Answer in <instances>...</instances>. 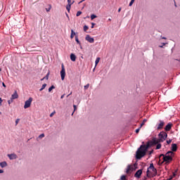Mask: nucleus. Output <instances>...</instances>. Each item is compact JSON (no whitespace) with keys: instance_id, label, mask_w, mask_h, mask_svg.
I'll return each mask as SVG.
<instances>
[{"instance_id":"nucleus-1","label":"nucleus","mask_w":180,"mask_h":180,"mask_svg":"<svg viewBox=\"0 0 180 180\" xmlns=\"http://www.w3.org/2000/svg\"><path fill=\"white\" fill-rule=\"evenodd\" d=\"M167 137H168V134L165 131H161L158 134V138H153L151 141L147 142L146 145H141L140 148L136 151V160H141L144 155H146V153H147V150L150 148V147H153L158 144V143H163L167 140Z\"/></svg>"},{"instance_id":"nucleus-2","label":"nucleus","mask_w":180,"mask_h":180,"mask_svg":"<svg viewBox=\"0 0 180 180\" xmlns=\"http://www.w3.org/2000/svg\"><path fill=\"white\" fill-rule=\"evenodd\" d=\"M174 153L172 151H168L165 155L161 154L160 158L162 157V162H166V164H169L172 161V157H174Z\"/></svg>"},{"instance_id":"nucleus-3","label":"nucleus","mask_w":180,"mask_h":180,"mask_svg":"<svg viewBox=\"0 0 180 180\" xmlns=\"http://www.w3.org/2000/svg\"><path fill=\"white\" fill-rule=\"evenodd\" d=\"M146 174L148 178L151 177V176H150V174H153L154 176L157 175V169H155V167H154V164L151 163L150 165V167L148 168Z\"/></svg>"},{"instance_id":"nucleus-4","label":"nucleus","mask_w":180,"mask_h":180,"mask_svg":"<svg viewBox=\"0 0 180 180\" xmlns=\"http://www.w3.org/2000/svg\"><path fill=\"white\" fill-rule=\"evenodd\" d=\"M32 102H33V98L30 97L29 99L25 102L24 109H27V108H30Z\"/></svg>"},{"instance_id":"nucleus-5","label":"nucleus","mask_w":180,"mask_h":180,"mask_svg":"<svg viewBox=\"0 0 180 180\" xmlns=\"http://www.w3.org/2000/svg\"><path fill=\"white\" fill-rule=\"evenodd\" d=\"M60 77L62 81H64L65 78V68H64V64H62V70L60 71Z\"/></svg>"},{"instance_id":"nucleus-6","label":"nucleus","mask_w":180,"mask_h":180,"mask_svg":"<svg viewBox=\"0 0 180 180\" xmlns=\"http://www.w3.org/2000/svg\"><path fill=\"white\" fill-rule=\"evenodd\" d=\"M141 174H143L142 169H139L134 174V177L140 179V176H141Z\"/></svg>"},{"instance_id":"nucleus-7","label":"nucleus","mask_w":180,"mask_h":180,"mask_svg":"<svg viewBox=\"0 0 180 180\" xmlns=\"http://www.w3.org/2000/svg\"><path fill=\"white\" fill-rule=\"evenodd\" d=\"M134 170V167H133V166L128 165L127 168L126 173L127 174H131V172H133Z\"/></svg>"},{"instance_id":"nucleus-8","label":"nucleus","mask_w":180,"mask_h":180,"mask_svg":"<svg viewBox=\"0 0 180 180\" xmlns=\"http://www.w3.org/2000/svg\"><path fill=\"white\" fill-rule=\"evenodd\" d=\"M85 40H86V41H89V43H94L95 41V39L93 37H91V36L89 35L86 36Z\"/></svg>"},{"instance_id":"nucleus-9","label":"nucleus","mask_w":180,"mask_h":180,"mask_svg":"<svg viewBox=\"0 0 180 180\" xmlns=\"http://www.w3.org/2000/svg\"><path fill=\"white\" fill-rule=\"evenodd\" d=\"M165 125V122H164V121H161L160 120V124L158 126V130H161L164 126Z\"/></svg>"},{"instance_id":"nucleus-10","label":"nucleus","mask_w":180,"mask_h":180,"mask_svg":"<svg viewBox=\"0 0 180 180\" xmlns=\"http://www.w3.org/2000/svg\"><path fill=\"white\" fill-rule=\"evenodd\" d=\"M18 98H19V95L18 94V91H15L14 94H12L11 98L13 99H13H18Z\"/></svg>"},{"instance_id":"nucleus-11","label":"nucleus","mask_w":180,"mask_h":180,"mask_svg":"<svg viewBox=\"0 0 180 180\" xmlns=\"http://www.w3.org/2000/svg\"><path fill=\"white\" fill-rule=\"evenodd\" d=\"M171 129H172V123H169L166 125L165 130L166 131H169V130H171Z\"/></svg>"},{"instance_id":"nucleus-12","label":"nucleus","mask_w":180,"mask_h":180,"mask_svg":"<svg viewBox=\"0 0 180 180\" xmlns=\"http://www.w3.org/2000/svg\"><path fill=\"white\" fill-rule=\"evenodd\" d=\"M8 157L11 160H16V158H18V156L16 155V154H10V155H8Z\"/></svg>"},{"instance_id":"nucleus-13","label":"nucleus","mask_w":180,"mask_h":180,"mask_svg":"<svg viewBox=\"0 0 180 180\" xmlns=\"http://www.w3.org/2000/svg\"><path fill=\"white\" fill-rule=\"evenodd\" d=\"M178 150V146H176V143L172 144V151L175 152Z\"/></svg>"},{"instance_id":"nucleus-14","label":"nucleus","mask_w":180,"mask_h":180,"mask_svg":"<svg viewBox=\"0 0 180 180\" xmlns=\"http://www.w3.org/2000/svg\"><path fill=\"white\" fill-rule=\"evenodd\" d=\"M70 60H71V61H76V60H77V56H75V54H74V53H71L70 54Z\"/></svg>"},{"instance_id":"nucleus-15","label":"nucleus","mask_w":180,"mask_h":180,"mask_svg":"<svg viewBox=\"0 0 180 180\" xmlns=\"http://www.w3.org/2000/svg\"><path fill=\"white\" fill-rule=\"evenodd\" d=\"M8 163H6V162H0V166L1 167V168H5V167H6Z\"/></svg>"},{"instance_id":"nucleus-16","label":"nucleus","mask_w":180,"mask_h":180,"mask_svg":"<svg viewBox=\"0 0 180 180\" xmlns=\"http://www.w3.org/2000/svg\"><path fill=\"white\" fill-rule=\"evenodd\" d=\"M75 32H74V30H71V34H70V39H74V36H75Z\"/></svg>"},{"instance_id":"nucleus-17","label":"nucleus","mask_w":180,"mask_h":180,"mask_svg":"<svg viewBox=\"0 0 180 180\" xmlns=\"http://www.w3.org/2000/svg\"><path fill=\"white\" fill-rule=\"evenodd\" d=\"M75 41L77 44H79V46H81V41H79V39H78V35L75 36Z\"/></svg>"},{"instance_id":"nucleus-18","label":"nucleus","mask_w":180,"mask_h":180,"mask_svg":"<svg viewBox=\"0 0 180 180\" xmlns=\"http://www.w3.org/2000/svg\"><path fill=\"white\" fill-rule=\"evenodd\" d=\"M49 75H50V72H48L46 75L41 79V81H43L44 79H49Z\"/></svg>"},{"instance_id":"nucleus-19","label":"nucleus","mask_w":180,"mask_h":180,"mask_svg":"<svg viewBox=\"0 0 180 180\" xmlns=\"http://www.w3.org/2000/svg\"><path fill=\"white\" fill-rule=\"evenodd\" d=\"M146 122H147V120L146 119L143 120L142 123L141 124L140 129H141L143 126H144Z\"/></svg>"},{"instance_id":"nucleus-20","label":"nucleus","mask_w":180,"mask_h":180,"mask_svg":"<svg viewBox=\"0 0 180 180\" xmlns=\"http://www.w3.org/2000/svg\"><path fill=\"white\" fill-rule=\"evenodd\" d=\"M99 61H101V58H97L95 61L96 65H98V64H99Z\"/></svg>"},{"instance_id":"nucleus-21","label":"nucleus","mask_w":180,"mask_h":180,"mask_svg":"<svg viewBox=\"0 0 180 180\" xmlns=\"http://www.w3.org/2000/svg\"><path fill=\"white\" fill-rule=\"evenodd\" d=\"M46 86H47L46 84H44L41 86V88L39 89L40 91H43V89H44L46 88Z\"/></svg>"},{"instance_id":"nucleus-22","label":"nucleus","mask_w":180,"mask_h":180,"mask_svg":"<svg viewBox=\"0 0 180 180\" xmlns=\"http://www.w3.org/2000/svg\"><path fill=\"white\" fill-rule=\"evenodd\" d=\"M53 89H56V86H54V85H52L51 87H49V92L53 91Z\"/></svg>"},{"instance_id":"nucleus-23","label":"nucleus","mask_w":180,"mask_h":180,"mask_svg":"<svg viewBox=\"0 0 180 180\" xmlns=\"http://www.w3.org/2000/svg\"><path fill=\"white\" fill-rule=\"evenodd\" d=\"M157 146H156V150H160V148H161V143H156Z\"/></svg>"},{"instance_id":"nucleus-24","label":"nucleus","mask_w":180,"mask_h":180,"mask_svg":"<svg viewBox=\"0 0 180 180\" xmlns=\"http://www.w3.org/2000/svg\"><path fill=\"white\" fill-rule=\"evenodd\" d=\"M66 9L68 12H70V10L71 9V4H68V6H67Z\"/></svg>"},{"instance_id":"nucleus-25","label":"nucleus","mask_w":180,"mask_h":180,"mask_svg":"<svg viewBox=\"0 0 180 180\" xmlns=\"http://www.w3.org/2000/svg\"><path fill=\"white\" fill-rule=\"evenodd\" d=\"M97 18V16L95 15L94 14H92V15H91V20H94V19H95V18Z\"/></svg>"},{"instance_id":"nucleus-26","label":"nucleus","mask_w":180,"mask_h":180,"mask_svg":"<svg viewBox=\"0 0 180 180\" xmlns=\"http://www.w3.org/2000/svg\"><path fill=\"white\" fill-rule=\"evenodd\" d=\"M46 12H50L51 11V5H49V7L48 8H46Z\"/></svg>"},{"instance_id":"nucleus-27","label":"nucleus","mask_w":180,"mask_h":180,"mask_svg":"<svg viewBox=\"0 0 180 180\" xmlns=\"http://www.w3.org/2000/svg\"><path fill=\"white\" fill-rule=\"evenodd\" d=\"M120 179L121 180H127V179H126V176H124V175L121 176Z\"/></svg>"},{"instance_id":"nucleus-28","label":"nucleus","mask_w":180,"mask_h":180,"mask_svg":"<svg viewBox=\"0 0 180 180\" xmlns=\"http://www.w3.org/2000/svg\"><path fill=\"white\" fill-rule=\"evenodd\" d=\"M82 14V11H77L76 16H80Z\"/></svg>"},{"instance_id":"nucleus-29","label":"nucleus","mask_w":180,"mask_h":180,"mask_svg":"<svg viewBox=\"0 0 180 180\" xmlns=\"http://www.w3.org/2000/svg\"><path fill=\"white\" fill-rule=\"evenodd\" d=\"M88 29H89V27H88V26H86V25L84 26V32H86V30H88Z\"/></svg>"},{"instance_id":"nucleus-30","label":"nucleus","mask_w":180,"mask_h":180,"mask_svg":"<svg viewBox=\"0 0 180 180\" xmlns=\"http://www.w3.org/2000/svg\"><path fill=\"white\" fill-rule=\"evenodd\" d=\"M20 121V119L18 118L16 120H15V126H18V124L19 123V122Z\"/></svg>"},{"instance_id":"nucleus-31","label":"nucleus","mask_w":180,"mask_h":180,"mask_svg":"<svg viewBox=\"0 0 180 180\" xmlns=\"http://www.w3.org/2000/svg\"><path fill=\"white\" fill-rule=\"evenodd\" d=\"M13 102V100L12 98L8 101V105H11V103H12Z\"/></svg>"},{"instance_id":"nucleus-32","label":"nucleus","mask_w":180,"mask_h":180,"mask_svg":"<svg viewBox=\"0 0 180 180\" xmlns=\"http://www.w3.org/2000/svg\"><path fill=\"white\" fill-rule=\"evenodd\" d=\"M89 88V84H87L86 85L84 86V89L86 90Z\"/></svg>"},{"instance_id":"nucleus-33","label":"nucleus","mask_w":180,"mask_h":180,"mask_svg":"<svg viewBox=\"0 0 180 180\" xmlns=\"http://www.w3.org/2000/svg\"><path fill=\"white\" fill-rule=\"evenodd\" d=\"M56 114V111L53 112L52 113L50 114V117H53L54 115Z\"/></svg>"},{"instance_id":"nucleus-34","label":"nucleus","mask_w":180,"mask_h":180,"mask_svg":"<svg viewBox=\"0 0 180 180\" xmlns=\"http://www.w3.org/2000/svg\"><path fill=\"white\" fill-rule=\"evenodd\" d=\"M44 137V134H41L39 136V139H43Z\"/></svg>"},{"instance_id":"nucleus-35","label":"nucleus","mask_w":180,"mask_h":180,"mask_svg":"<svg viewBox=\"0 0 180 180\" xmlns=\"http://www.w3.org/2000/svg\"><path fill=\"white\" fill-rule=\"evenodd\" d=\"M171 143H172V139H169V140L167 141V144H171Z\"/></svg>"},{"instance_id":"nucleus-36","label":"nucleus","mask_w":180,"mask_h":180,"mask_svg":"<svg viewBox=\"0 0 180 180\" xmlns=\"http://www.w3.org/2000/svg\"><path fill=\"white\" fill-rule=\"evenodd\" d=\"M171 176H172V178H175V176H176V173L173 172V174L171 175Z\"/></svg>"},{"instance_id":"nucleus-37","label":"nucleus","mask_w":180,"mask_h":180,"mask_svg":"<svg viewBox=\"0 0 180 180\" xmlns=\"http://www.w3.org/2000/svg\"><path fill=\"white\" fill-rule=\"evenodd\" d=\"M141 128H140V127L137 129H136V133H139V131H140V129H141Z\"/></svg>"},{"instance_id":"nucleus-38","label":"nucleus","mask_w":180,"mask_h":180,"mask_svg":"<svg viewBox=\"0 0 180 180\" xmlns=\"http://www.w3.org/2000/svg\"><path fill=\"white\" fill-rule=\"evenodd\" d=\"M68 5H72V3H71V0H68Z\"/></svg>"},{"instance_id":"nucleus-39","label":"nucleus","mask_w":180,"mask_h":180,"mask_svg":"<svg viewBox=\"0 0 180 180\" xmlns=\"http://www.w3.org/2000/svg\"><path fill=\"white\" fill-rule=\"evenodd\" d=\"M2 102H3L2 98H0V106H2Z\"/></svg>"},{"instance_id":"nucleus-40","label":"nucleus","mask_w":180,"mask_h":180,"mask_svg":"<svg viewBox=\"0 0 180 180\" xmlns=\"http://www.w3.org/2000/svg\"><path fill=\"white\" fill-rule=\"evenodd\" d=\"M95 26V23L94 22H91V29H94Z\"/></svg>"},{"instance_id":"nucleus-41","label":"nucleus","mask_w":180,"mask_h":180,"mask_svg":"<svg viewBox=\"0 0 180 180\" xmlns=\"http://www.w3.org/2000/svg\"><path fill=\"white\" fill-rule=\"evenodd\" d=\"M73 108H74V112H75V110H77V105H74Z\"/></svg>"},{"instance_id":"nucleus-42","label":"nucleus","mask_w":180,"mask_h":180,"mask_svg":"<svg viewBox=\"0 0 180 180\" xmlns=\"http://www.w3.org/2000/svg\"><path fill=\"white\" fill-rule=\"evenodd\" d=\"M174 179V177H172V176H169V178L167 179V180H172V179Z\"/></svg>"},{"instance_id":"nucleus-43","label":"nucleus","mask_w":180,"mask_h":180,"mask_svg":"<svg viewBox=\"0 0 180 180\" xmlns=\"http://www.w3.org/2000/svg\"><path fill=\"white\" fill-rule=\"evenodd\" d=\"M2 85H3V86H4V88H6V85L5 84L4 82L2 83Z\"/></svg>"},{"instance_id":"nucleus-44","label":"nucleus","mask_w":180,"mask_h":180,"mask_svg":"<svg viewBox=\"0 0 180 180\" xmlns=\"http://www.w3.org/2000/svg\"><path fill=\"white\" fill-rule=\"evenodd\" d=\"M133 4H134V3H132V1H130L129 6H131L133 5Z\"/></svg>"},{"instance_id":"nucleus-45","label":"nucleus","mask_w":180,"mask_h":180,"mask_svg":"<svg viewBox=\"0 0 180 180\" xmlns=\"http://www.w3.org/2000/svg\"><path fill=\"white\" fill-rule=\"evenodd\" d=\"M65 95V94L62 95V96H60V99H63V98H64Z\"/></svg>"},{"instance_id":"nucleus-46","label":"nucleus","mask_w":180,"mask_h":180,"mask_svg":"<svg viewBox=\"0 0 180 180\" xmlns=\"http://www.w3.org/2000/svg\"><path fill=\"white\" fill-rule=\"evenodd\" d=\"M0 174H4V170L0 169Z\"/></svg>"},{"instance_id":"nucleus-47","label":"nucleus","mask_w":180,"mask_h":180,"mask_svg":"<svg viewBox=\"0 0 180 180\" xmlns=\"http://www.w3.org/2000/svg\"><path fill=\"white\" fill-rule=\"evenodd\" d=\"M84 1H85V0H82L81 1L79 2V4H82V2H84Z\"/></svg>"},{"instance_id":"nucleus-48","label":"nucleus","mask_w":180,"mask_h":180,"mask_svg":"<svg viewBox=\"0 0 180 180\" xmlns=\"http://www.w3.org/2000/svg\"><path fill=\"white\" fill-rule=\"evenodd\" d=\"M121 11H122V8H120L118 9V12H121Z\"/></svg>"},{"instance_id":"nucleus-49","label":"nucleus","mask_w":180,"mask_h":180,"mask_svg":"<svg viewBox=\"0 0 180 180\" xmlns=\"http://www.w3.org/2000/svg\"><path fill=\"white\" fill-rule=\"evenodd\" d=\"M72 92H70V94L69 95L67 96V97L68 98V96H70V95H72Z\"/></svg>"},{"instance_id":"nucleus-50","label":"nucleus","mask_w":180,"mask_h":180,"mask_svg":"<svg viewBox=\"0 0 180 180\" xmlns=\"http://www.w3.org/2000/svg\"><path fill=\"white\" fill-rule=\"evenodd\" d=\"M134 1H136V0H131V2L134 4Z\"/></svg>"},{"instance_id":"nucleus-51","label":"nucleus","mask_w":180,"mask_h":180,"mask_svg":"<svg viewBox=\"0 0 180 180\" xmlns=\"http://www.w3.org/2000/svg\"><path fill=\"white\" fill-rule=\"evenodd\" d=\"M108 20L110 22V20H112V19L109 18Z\"/></svg>"},{"instance_id":"nucleus-52","label":"nucleus","mask_w":180,"mask_h":180,"mask_svg":"<svg viewBox=\"0 0 180 180\" xmlns=\"http://www.w3.org/2000/svg\"><path fill=\"white\" fill-rule=\"evenodd\" d=\"M72 115H74V112H72Z\"/></svg>"},{"instance_id":"nucleus-53","label":"nucleus","mask_w":180,"mask_h":180,"mask_svg":"<svg viewBox=\"0 0 180 180\" xmlns=\"http://www.w3.org/2000/svg\"><path fill=\"white\" fill-rule=\"evenodd\" d=\"M162 39H167V38H165V37H162Z\"/></svg>"},{"instance_id":"nucleus-54","label":"nucleus","mask_w":180,"mask_h":180,"mask_svg":"<svg viewBox=\"0 0 180 180\" xmlns=\"http://www.w3.org/2000/svg\"><path fill=\"white\" fill-rule=\"evenodd\" d=\"M0 115H2V112H0Z\"/></svg>"},{"instance_id":"nucleus-55","label":"nucleus","mask_w":180,"mask_h":180,"mask_svg":"<svg viewBox=\"0 0 180 180\" xmlns=\"http://www.w3.org/2000/svg\"><path fill=\"white\" fill-rule=\"evenodd\" d=\"M0 71H1V68H0Z\"/></svg>"},{"instance_id":"nucleus-56","label":"nucleus","mask_w":180,"mask_h":180,"mask_svg":"<svg viewBox=\"0 0 180 180\" xmlns=\"http://www.w3.org/2000/svg\"><path fill=\"white\" fill-rule=\"evenodd\" d=\"M160 47H162V46H160Z\"/></svg>"}]
</instances>
